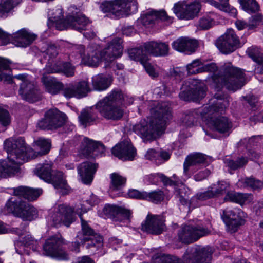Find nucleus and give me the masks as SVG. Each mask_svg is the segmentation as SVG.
Returning a JSON list of instances; mask_svg holds the SVG:
<instances>
[{
    "instance_id": "nucleus-10",
    "label": "nucleus",
    "mask_w": 263,
    "mask_h": 263,
    "mask_svg": "<svg viewBox=\"0 0 263 263\" xmlns=\"http://www.w3.org/2000/svg\"><path fill=\"white\" fill-rule=\"evenodd\" d=\"M5 209L24 220L32 221L38 216V212L33 206L16 197H12L7 201Z\"/></svg>"
},
{
    "instance_id": "nucleus-26",
    "label": "nucleus",
    "mask_w": 263,
    "mask_h": 263,
    "mask_svg": "<svg viewBox=\"0 0 263 263\" xmlns=\"http://www.w3.org/2000/svg\"><path fill=\"white\" fill-rule=\"evenodd\" d=\"M37 37L36 34L22 29L14 33L12 36V39L13 43L16 46L26 47L31 45Z\"/></svg>"
},
{
    "instance_id": "nucleus-16",
    "label": "nucleus",
    "mask_w": 263,
    "mask_h": 263,
    "mask_svg": "<svg viewBox=\"0 0 263 263\" xmlns=\"http://www.w3.org/2000/svg\"><path fill=\"white\" fill-rule=\"evenodd\" d=\"M64 240L61 237H51L43 245V254L61 260L68 259V255L63 248Z\"/></svg>"
},
{
    "instance_id": "nucleus-47",
    "label": "nucleus",
    "mask_w": 263,
    "mask_h": 263,
    "mask_svg": "<svg viewBox=\"0 0 263 263\" xmlns=\"http://www.w3.org/2000/svg\"><path fill=\"white\" fill-rule=\"evenodd\" d=\"M59 53L58 47L54 44L50 43L48 44L47 49L44 52V57L47 61L57 58Z\"/></svg>"
},
{
    "instance_id": "nucleus-18",
    "label": "nucleus",
    "mask_w": 263,
    "mask_h": 263,
    "mask_svg": "<svg viewBox=\"0 0 263 263\" xmlns=\"http://www.w3.org/2000/svg\"><path fill=\"white\" fill-rule=\"evenodd\" d=\"M200 5L198 2L187 4L185 2H179L173 7V11L180 19L193 18L199 12Z\"/></svg>"
},
{
    "instance_id": "nucleus-11",
    "label": "nucleus",
    "mask_w": 263,
    "mask_h": 263,
    "mask_svg": "<svg viewBox=\"0 0 263 263\" xmlns=\"http://www.w3.org/2000/svg\"><path fill=\"white\" fill-rule=\"evenodd\" d=\"M81 221L82 232L77 236L76 241L72 243V250L79 251L80 244L86 243V247L90 249L92 247H100L102 246V237L89 226L87 222L83 219L82 214L79 215Z\"/></svg>"
},
{
    "instance_id": "nucleus-24",
    "label": "nucleus",
    "mask_w": 263,
    "mask_h": 263,
    "mask_svg": "<svg viewBox=\"0 0 263 263\" xmlns=\"http://www.w3.org/2000/svg\"><path fill=\"white\" fill-rule=\"evenodd\" d=\"M144 53L148 56L151 54L155 57H162L167 55L168 53L169 47L165 43L151 41L145 43L143 46Z\"/></svg>"
},
{
    "instance_id": "nucleus-25",
    "label": "nucleus",
    "mask_w": 263,
    "mask_h": 263,
    "mask_svg": "<svg viewBox=\"0 0 263 263\" xmlns=\"http://www.w3.org/2000/svg\"><path fill=\"white\" fill-rule=\"evenodd\" d=\"M98 167L97 163L89 161L82 163L78 166V172L82 181L85 184H90Z\"/></svg>"
},
{
    "instance_id": "nucleus-41",
    "label": "nucleus",
    "mask_w": 263,
    "mask_h": 263,
    "mask_svg": "<svg viewBox=\"0 0 263 263\" xmlns=\"http://www.w3.org/2000/svg\"><path fill=\"white\" fill-rule=\"evenodd\" d=\"M242 9L248 13H255L259 10L256 0H239Z\"/></svg>"
},
{
    "instance_id": "nucleus-34",
    "label": "nucleus",
    "mask_w": 263,
    "mask_h": 263,
    "mask_svg": "<svg viewBox=\"0 0 263 263\" xmlns=\"http://www.w3.org/2000/svg\"><path fill=\"white\" fill-rule=\"evenodd\" d=\"M110 80L102 74H98L92 78V85L94 89L104 90L110 85Z\"/></svg>"
},
{
    "instance_id": "nucleus-64",
    "label": "nucleus",
    "mask_w": 263,
    "mask_h": 263,
    "mask_svg": "<svg viewBox=\"0 0 263 263\" xmlns=\"http://www.w3.org/2000/svg\"><path fill=\"white\" fill-rule=\"evenodd\" d=\"M159 152H156L154 149H150L145 155V157L147 159L156 161L157 158L159 157Z\"/></svg>"
},
{
    "instance_id": "nucleus-46",
    "label": "nucleus",
    "mask_w": 263,
    "mask_h": 263,
    "mask_svg": "<svg viewBox=\"0 0 263 263\" xmlns=\"http://www.w3.org/2000/svg\"><path fill=\"white\" fill-rule=\"evenodd\" d=\"M79 120L82 124L86 127L87 123H89L95 121L96 116L93 114L91 110H83L80 114Z\"/></svg>"
},
{
    "instance_id": "nucleus-48",
    "label": "nucleus",
    "mask_w": 263,
    "mask_h": 263,
    "mask_svg": "<svg viewBox=\"0 0 263 263\" xmlns=\"http://www.w3.org/2000/svg\"><path fill=\"white\" fill-rule=\"evenodd\" d=\"M215 22L211 16L205 15L200 18L198 27L200 30H208L215 25Z\"/></svg>"
},
{
    "instance_id": "nucleus-17",
    "label": "nucleus",
    "mask_w": 263,
    "mask_h": 263,
    "mask_svg": "<svg viewBox=\"0 0 263 263\" xmlns=\"http://www.w3.org/2000/svg\"><path fill=\"white\" fill-rule=\"evenodd\" d=\"M216 45L221 52L229 54L240 46V41L234 30L228 29L216 42Z\"/></svg>"
},
{
    "instance_id": "nucleus-8",
    "label": "nucleus",
    "mask_w": 263,
    "mask_h": 263,
    "mask_svg": "<svg viewBox=\"0 0 263 263\" xmlns=\"http://www.w3.org/2000/svg\"><path fill=\"white\" fill-rule=\"evenodd\" d=\"M100 7L104 13H110L120 18L135 13L138 5L137 0H113L104 1Z\"/></svg>"
},
{
    "instance_id": "nucleus-36",
    "label": "nucleus",
    "mask_w": 263,
    "mask_h": 263,
    "mask_svg": "<svg viewBox=\"0 0 263 263\" xmlns=\"http://www.w3.org/2000/svg\"><path fill=\"white\" fill-rule=\"evenodd\" d=\"M250 197L251 195L249 194L229 192L226 195L224 200L226 201L229 200L242 205L249 200Z\"/></svg>"
},
{
    "instance_id": "nucleus-43",
    "label": "nucleus",
    "mask_w": 263,
    "mask_h": 263,
    "mask_svg": "<svg viewBox=\"0 0 263 263\" xmlns=\"http://www.w3.org/2000/svg\"><path fill=\"white\" fill-rule=\"evenodd\" d=\"M248 159L246 157H241L234 161L230 159H227L225 160L226 165L231 170H235L242 167L247 164Z\"/></svg>"
},
{
    "instance_id": "nucleus-33",
    "label": "nucleus",
    "mask_w": 263,
    "mask_h": 263,
    "mask_svg": "<svg viewBox=\"0 0 263 263\" xmlns=\"http://www.w3.org/2000/svg\"><path fill=\"white\" fill-rule=\"evenodd\" d=\"M211 124L213 127L220 133L229 132L232 127L231 122L225 117H220L213 120Z\"/></svg>"
},
{
    "instance_id": "nucleus-22",
    "label": "nucleus",
    "mask_w": 263,
    "mask_h": 263,
    "mask_svg": "<svg viewBox=\"0 0 263 263\" xmlns=\"http://www.w3.org/2000/svg\"><path fill=\"white\" fill-rule=\"evenodd\" d=\"M129 56L131 59L139 61L144 67L149 75L153 78L157 77L158 74L155 71L152 65L148 62V56L144 53L143 48H135L128 50Z\"/></svg>"
},
{
    "instance_id": "nucleus-28",
    "label": "nucleus",
    "mask_w": 263,
    "mask_h": 263,
    "mask_svg": "<svg viewBox=\"0 0 263 263\" xmlns=\"http://www.w3.org/2000/svg\"><path fill=\"white\" fill-rule=\"evenodd\" d=\"M230 97L222 93H216L214 98L210 100V105L204 111L206 114H212L214 112L222 111L228 107L229 105Z\"/></svg>"
},
{
    "instance_id": "nucleus-23",
    "label": "nucleus",
    "mask_w": 263,
    "mask_h": 263,
    "mask_svg": "<svg viewBox=\"0 0 263 263\" xmlns=\"http://www.w3.org/2000/svg\"><path fill=\"white\" fill-rule=\"evenodd\" d=\"M90 91L88 82L82 81L74 85L69 84L63 89V92L64 96L67 98H81L85 97Z\"/></svg>"
},
{
    "instance_id": "nucleus-52",
    "label": "nucleus",
    "mask_w": 263,
    "mask_h": 263,
    "mask_svg": "<svg viewBox=\"0 0 263 263\" xmlns=\"http://www.w3.org/2000/svg\"><path fill=\"white\" fill-rule=\"evenodd\" d=\"M11 118L9 111L0 106V124L7 126L10 124Z\"/></svg>"
},
{
    "instance_id": "nucleus-5",
    "label": "nucleus",
    "mask_w": 263,
    "mask_h": 263,
    "mask_svg": "<svg viewBox=\"0 0 263 263\" xmlns=\"http://www.w3.org/2000/svg\"><path fill=\"white\" fill-rule=\"evenodd\" d=\"M123 100L124 95L122 91L115 89L99 101L96 105V108L105 119L118 120L123 115V110L121 107Z\"/></svg>"
},
{
    "instance_id": "nucleus-29",
    "label": "nucleus",
    "mask_w": 263,
    "mask_h": 263,
    "mask_svg": "<svg viewBox=\"0 0 263 263\" xmlns=\"http://www.w3.org/2000/svg\"><path fill=\"white\" fill-rule=\"evenodd\" d=\"M172 46L174 49L178 51L193 53L198 47V42L196 40L182 37L174 41Z\"/></svg>"
},
{
    "instance_id": "nucleus-30",
    "label": "nucleus",
    "mask_w": 263,
    "mask_h": 263,
    "mask_svg": "<svg viewBox=\"0 0 263 263\" xmlns=\"http://www.w3.org/2000/svg\"><path fill=\"white\" fill-rule=\"evenodd\" d=\"M67 22L69 23L70 28L80 32L86 30L87 26L90 23L89 18L82 14L67 16Z\"/></svg>"
},
{
    "instance_id": "nucleus-59",
    "label": "nucleus",
    "mask_w": 263,
    "mask_h": 263,
    "mask_svg": "<svg viewBox=\"0 0 263 263\" xmlns=\"http://www.w3.org/2000/svg\"><path fill=\"white\" fill-rule=\"evenodd\" d=\"M158 177L160 181L163 182L164 185H177L178 181L176 180H173L170 178L165 176L162 174H157L155 175L151 176V177Z\"/></svg>"
},
{
    "instance_id": "nucleus-14",
    "label": "nucleus",
    "mask_w": 263,
    "mask_h": 263,
    "mask_svg": "<svg viewBox=\"0 0 263 263\" xmlns=\"http://www.w3.org/2000/svg\"><path fill=\"white\" fill-rule=\"evenodd\" d=\"M66 121V116L56 108L48 110L44 118L38 123L39 127L43 130H53L62 127Z\"/></svg>"
},
{
    "instance_id": "nucleus-21",
    "label": "nucleus",
    "mask_w": 263,
    "mask_h": 263,
    "mask_svg": "<svg viewBox=\"0 0 263 263\" xmlns=\"http://www.w3.org/2000/svg\"><path fill=\"white\" fill-rule=\"evenodd\" d=\"M83 147L81 148L80 155L85 158H94L99 154L104 153L105 146L101 142L85 138Z\"/></svg>"
},
{
    "instance_id": "nucleus-3",
    "label": "nucleus",
    "mask_w": 263,
    "mask_h": 263,
    "mask_svg": "<svg viewBox=\"0 0 263 263\" xmlns=\"http://www.w3.org/2000/svg\"><path fill=\"white\" fill-rule=\"evenodd\" d=\"M171 116L167 104L161 103L157 106L153 116L148 121L141 120L133 126V130L144 141L153 140L164 130L166 121Z\"/></svg>"
},
{
    "instance_id": "nucleus-57",
    "label": "nucleus",
    "mask_w": 263,
    "mask_h": 263,
    "mask_svg": "<svg viewBox=\"0 0 263 263\" xmlns=\"http://www.w3.org/2000/svg\"><path fill=\"white\" fill-rule=\"evenodd\" d=\"M226 222L227 223L229 229L232 232H235L237 230L239 227L242 224L243 219L240 217H239Z\"/></svg>"
},
{
    "instance_id": "nucleus-2",
    "label": "nucleus",
    "mask_w": 263,
    "mask_h": 263,
    "mask_svg": "<svg viewBox=\"0 0 263 263\" xmlns=\"http://www.w3.org/2000/svg\"><path fill=\"white\" fill-rule=\"evenodd\" d=\"M186 69L191 74L203 72L212 73V80L218 86H224L228 90L234 91L240 89L246 83L244 72L231 63H225L217 72V67L215 63L202 65L201 62L197 59L188 64Z\"/></svg>"
},
{
    "instance_id": "nucleus-20",
    "label": "nucleus",
    "mask_w": 263,
    "mask_h": 263,
    "mask_svg": "<svg viewBox=\"0 0 263 263\" xmlns=\"http://www.w3.org/2000/svg\"><path fill=\"white\" fill-rule=\"evenodd\" d=\"M112 154L123 160H133L136 155V150L128 140H124L112 149Z\"/></svg>"
},
{
    "instance_id": "nucleus-1",
    "label": "nucleus",
    "mask_w": 263,
    "mask_h": 263,
    "mask_svg": "<svg viewBox=\"0 0 263 263\" xmlns=\"http://www.w3.org/2000/svg\"><path fill=\"white\" fill-rule=\"evenodd\" d=\"M35 143L40 148L37 153L32 148L26 147L25 140L22 138L6 140L4 149L8 153V160H0V177L6 178L15 174L19 171L20 165L38 155L47 154L50 149L51 143L48 140L40 138Z\"/></svg>"
},
{
    "instance_id": "nucleus-7",
    "label": "nucleus",
    "mask_w": 263,
    "mask_h": 263,
    "mask_svg": "<svg viewBox=\"0 0 263 263\" xmlns=\"http://www.w3.org/2000/svg\"><path fill=\"white\" fill-rule=\"evenodd\" d=\"M123 42L122 38L115 37L108 42L103 50L96 48L95 51H93L91 54V59L89 58L86 60L84 59L83 60L91 66H97L102 60L108 63L111 62L122 54Z\"/></svg>"
},
{
    "instance_id": "nucleus-50",
    "label": "nucleus",
    "mask_w": 263,
    "mask_h": 263,
    "mask_svg": "<svg viewBox=\"0 0 263 263\" xmlns=\"http://www.w3.org/2000/svg\"><path fill=\"white\" fill-rule=\"evenodd\" d=\"M15 0H2L0 3V16H5L13 7Z\"/></svg>"
},
{
    "instance_id": "nucleus-49",
    "label": "nucleus",
    "mask_w": 263,
    "mask_h": 263,
    "mask_svg": "<svg viewBox=\"0 0 263 263\" xmlns=\"http://www.w3.org/2000/svg\"><path fill=\"white\" fill-rule=\"evenodd\" d=\"M141 23L146 27L153 24L156 20V15H155L154 11H150L143 14L141 16Z\"/></svg>"
},
{
    "instance_id": "nucleus-19",
    "label": "nucleus",
    "mask_w": 263,
    "mask_h": 263,
    "mask_svg": "<svg viewBox=\"0 0 263 263\" xmlns=\"http://www.w3.org/2000/svg\"><path fill=\"white\" fill-rule=\"evenodd\" d=\"M165 229L162 218L160 216L148 215L144 223L141 224V230L149 234L159 235Z\"/></svg>"
},
{
    "instance_id": "nucleus-40",
    "label": "nucleus",
    "mask_w": 263,
    "mask_h": 263,
    "mask_svg": "<svg viewBox=\"0 0 263 263\" xmlns=\"http://www.w3.org/2000/svg\"><path fill=\"white\" fill-rule=\"evenodd\" d=\"M73 50H74V52L76 53H79L78 55V59H81V63L87 65L88 66H91L90 65L86 63L85 62L84 60L83 59H85L86 60H88V59H91V53L93 52V51H95V49H93L92 47H89L88 48V53H87V55H85L84 54V51H85V48L84 46L79 45H74L73 47Z\"/></svg>"
},
{
    "instance_id": "nucleus-32",
    "label": "nucleus",
    "mask_w": 263,
    "mask_h": 263,
    "mask_svg": "<svg viewBox=\"0 0 263 263\" xmlns=\"http://www.w3.org/2000/svg\"><path fill=\"white\" fill-rule=\"evenodd\" d=\"M42 82L47 91L52 95L58 93L63 87V84L53 78L45 76L42 78Z\"/></svg>"
},
{
    "instance_id": "nucleus-61",
    "label": "nucleus",
    "mask_w": 263,
    "mask_h": 263,
    "mask_svg": "<svg viewBox=\"0 0 263 263\" xmlns=\"http://www.w3.org/2000/svg\"><path fill=\"white\" fill-rule=\"evenodd\" d=\"M171 79H175L176 82L180 81L183 77V73L179 68H173L170 71Z\"/></svg>"
},
{
    "instance_id": "nucleus-62",
    "label": "nucleus",
    "mask_w": 263,
    "mask_h": 263,
    "mask_svg": "<svg viewBox=\"0 0 263 263\" xmlns=\"http://www.w3.org/2000/svg\"><path fill=\"white\" fill-rule=\"evenodd\" d=\"M13 195L15 196L22 197L26 199V196L27 191L28 190V187L24 186H20L14 188L13 189Z\"/></svg>"
},
{
    "instance_id": "nucleus-39",
    "label": "nucleus",
    "mask_w": 263,
    "mask_h": 263,
    "mask_svg": "<svg viewBox=\"0 0 263 263\" xmlns=\"http://www.w3.org/2000/svg\"><path fill=\"white\" fill-rule=\"evenodd\" d=\"M199 118V115L195 110L187 111L182 118L183 124L187 127H191L195 125Z\"/></svg>"
},
{
    "instance_id": "nucleus-35",
    "label": "nucleus",
    "mask_w": 263,
    "mask_h": 263,
    "mask_svg": "<svg viewBox=\"0 0 263 263\" xmlns=\"http://www.w3.org/2000/svg\"><path fill=\"white\" fill-rule=\"evenodd\" d=\"M61 57L47 61L44 70L48 73H59L62 70L63 64L64 63Z\"/></svg>"
},
{
    "instance_id": "nucleus-6",
    "label": "nucleus",
    "mask_w": 263,
    "mask_h": 263,
    "mask_svg": "<svg viewBox=\"0 0 263 263\" xmlns=\"http://www.w3.org/2000/svg\"><path fill=\"white\" fill-rule=\"evenodd\" d=\"M213 251L209 246H195L188 248L182 257V260L176 256L162 255L157 263H210Z\"/></svg>"
},
{
    "instance_id": "nucleus-56",
    "label": "nucleus",
    "mask_w": 263,
    "mask_h": 263,
    "mask_svg": "<svg viewBox=\"0 0 263 263\" xmlns=\"http://www.w3.org/2000/svg\"><path fill=\"white\" fill-rule=\"evenodd\" d=\"M42 193L41 189H33L28 187L26 199L32 201L36 199Z\"/></svg>"
},
{
    "instance_id": "nucleus-12",
    "label": "nucleus",
    "mask_w": 263,
    "mask_h": 263,
    "mask_svg": "<svg viewBox=\"0 0 263 263\" xmlns=\"http://www.w3.org/2000/svg\"><path fill=\"white\" fill-rule=\"evenodd\" d=\"M211 233L210 230L201 225H185L178 231V237L179 240L182 243L189 244Z\"/></svg>"
},
{
    "instance_id": "nucleus-31",
    "label": "nucleus",
    "mask_w": 263,
    "mask_h": 263,
    "mask_svg": "<svg viewBox=\"0 0 263 263\" xmlns=\"http://www.w3.org/2000/svg\"><path fill=\"white\" fill-rule=\"evenodd\" d=\"M206 161L205 156L201 153H195L188 156L184 163V172L186 173L189 169V167L195 166H199L203 164Z\"/></svg>"
},
{
    "instance_id": "nucleus-58",
    "label": "nucleus",
    "mask_w": 263,
    "mask_h": 263,
    "mask_svg": "<svg viewBox=\"0 0 263 263\" xmlns=\"http://www.w3.org/2000/svg\"><path fill=\"white\" fill-rule=\"evenodd\" d=\"M239 217L240 216L234 211L229 208L224 210L221 215V217L225 222Z\"/></svg>"
},
{
    "instance_id": "nucleus-42",
    "label": "nucleus",
    "mask_w": 263,
    "mask_h": 263,
    "mask_svg": "<svg viewBox=\"0 0 263 263\" xmlns=\"http://www.w3.org/2000/svg\"><path fill=\"white\" fill-rule=\"evenodd\" d=\"M144 199L155 203L161 202L164 199V194L161 190L154 191L151 192H145Z\"/></svg>"
},
{
    "instance_id": "nucleus-54",
    "label": "nucleus",
    "mask_w": 263,
    "mask_h": 263,
    "mask_svg": "<svg viewBox=\"0 0 263 263\" xmlns=\"http://www.w3.org/2000/svg\"><path fill=\"white\" fill-rule=\"evenodd\" d=\"M76 67L70 62H65L63 64L62 73L67 77L74 76L75 73Z\"/></svg>"
},
{
    "instance_id": "nucleus-13",
    "label": "nucleus",
    "mask_w": 263,
    "mask_h": 263,
    "mask_svg": "<svg viewBox=\"0 0 263 263\" xmlns=\"http://www.w3.org/2000/svg\"><path fill=\"white\" fill-rule=\"evenodd\" d=\"M179 93L181 99L185 101H197L206 96V87L203 84H198L195 80L185 81Z\"/></svg>"
},
{
    "instance_id": "nucleus-44",
    "label": "nucleus",
    "mask_w": 263,
    "mask_h": 263,
    "mask_svg": "<svg viewBox=\"0 0 263 263\" xmlns=\"http://www.w3.org/2000/svg\"><path fill=\"white\" fill-rule=\"evenodd\" d=\"M247 54L254 62L262 64H263V53L256 47H251L248 48L246 51Z\"/></svg>"
},
{
    "instance_id": "nucleus-27",
    "label": "nucleus",
    "mask_w": 263,
    "mask_h": 263,
    "mask_svg": "<svg viewBox=\"0 0 263 263\" xmlns=\"http://www.w3.org/2000/svg\"><path fill=\"white\" fill-rule=\"evenodd\" d=\"M104 214L115 221L129 220L131 212L129 210L115 205H107L104 208Z\"/></svg>"
},
{
    "instance_id": "nucleus-51",
    "label": "nucleus",
    "mask_w": 263,
    "mask_h": 263,
    "mask_svg": "<svg viewBox=\"0 0 263 263\" xmlns=\"http://www.w3.org/2000/svg\"><path fill=\"white\" fill-rule=\"evenodd\" d=\"M261 24H263V15L261 14L258 13L252 16L249 18L248 28L251 30L254 29Z\"/></svg>"
},
{
    "instance_id": "nucleus-55",
    "label": "nucleus",
    "mask_w": 263,
    "mask_h": 263,
    "mask_svg": "<svg viewBox=\"0 0 263 263\" xmlns=\"http://www.w3.org/2000/svg\"><path fill=\"white\" fill-rule=\"evenodd\" d=\"M211 186L216 197L223 194L229 187V184L224 182H218L217 184H213Z\"/></svg>"
},
{
    "instance_id": "nucleus-45",
    "label": "nucleus",
    "mask_w": 263,
    "mask_h": 263,
    "mask_svg": "<svg viewBox=\"0 0 263 263\" xmlns=\"http://www.w3.org/2000/svg\"><path fill=\"white\" fill-rule=\"evenodd\" d=\"M205 3H207L219 9L220 10H222L226 12H231L233 14H235L236 10L234 8L230 9V6L228 3L222 2L221 3H218L215 0H204Z\"/></svg>"
},
{
    "instance_id": "nucleus-37",
    "label": "nucleus",
    "mask_w": 263,
    "mask_h": 263,
    "mask_svg": "<svg viewBox=\"0 0 263 263\" xmlns=\"http://www.w3.org/2000/svg\"><path fill=\"white\" fill-rule=\"evenodd\" d=\"M37 241L35 240L32 237L28 234L25 236L22 240L16 241L15 243V250L17 253L22 254L23 252L22 250H19V248L21 246H24L26 247H30L33 249L34 247L36 245Z\"/></svg>"
},
{
    "instance_id": "nucleus-9",
    "label": "nucleus",
    "mask_w": 263,
    "mask_h": 263,
    "mask_svg": "<svg viewBox=\"0 0 263 263\" xmlns=\"http://www.w3.org/2000/svg\"><path fill=\"white\" fill-rule=\"evenodd\" d=\"M34 173L41 179L52 183L54 188L59 190L62 195L68 193L69 186L63 178L62 173L59 172L53 173L52 164H39L34 170Z\"/></svg>"
},
{
    "instance_id": "nucleus-63",
    "label": "nucleus",
    "mask_w": 263,
    "mask_h": 263,
    "mask_svg": "<svg viewBox=\"0 0 263 263\" xmlns=\"http://www.w3.org/2000/svg\"><path fill=\"white\" fill-rule=\"evenodd\" d=\"M145 192H140L136 190H131L128 192V196L130 198H136L138 199H144V194Z\"/></svg>"
},
{
    "instance_id": "nucleus-53",
    "label": "nucleus",
    "mask_w": 263,
    "mask_h": 263,
    "mask_svg": "<svg viewBox=\"0 0 263 263\" xmlns=\"http://www.w3.org/2000/svg\"><path fill=\"white\" fill-rule=\"evenodd\" d=\"M244 187H250L253 190H256L262 186V183L253 177L246 178L243 181Z\"/></svg>"
},
{
    "instance_id": "nucleus-4",
    "label": "nucleus",
    "mask_w": 263,
    "mask_h": 263,
    "mask_svg": "<svg viewBox=\"0 0 263 263\" xmlns=\"http://www.w3.org/2000/svg\"><path fill=\"white\" fill-rule=\"evenodd\" d=\"M10 64L8 60L0 57V81L11 84L13 83V78H15L21 81L18 94L23 100L29 102L40 100L41 93L35 84L29 79L28 74H20L12 77L4 72L9 68Z\"/></svg>"
},
{
    "instance_id": "nucleus-60",
    "label": "nucleus",
    "mask_w": 263,
    "mask_h": 263,
    "mask_svg": "<svg viewBox=\"0 0 263 263\" xmlns=\"http://www.w3.org/2000/svg\"><path fill=\"white\" fill-rule=\"evenodd\" d=\"M197 196L198 199L202 200H205L216 197L213 190L212 189V186H209L206 191L198 194Z\"/></svg>"
},
{
    "instance_id": "nucleus-15",
    "label": "nucleus",
    "mask_w": 263,
    "mask_h": 263,
    "mask_svg": "<svg viewBox=\"0 0 263 263\" xmlns=\"http://www.w3.org/2000/svg\"><path fill=\"white\" fill-rule=\"evenodd\" d=\"M48 220L54 227L62 223L69 227L74 221V208L66 204H59L56 212L49 215Z\"/></svg>"
},
{
    "instance_id": "nucleus-38",
    "label": "nucleus",
    "mask_w": 263,
    "mask_h": 263,
    "mask_svg": "<svg viewBox=\"0 0 263 263\" xmlns=\"http://www.w3.org/2000/svg\"><path fill=\"white\" fill-rule=\"evenodd\" d=\"M110 189L113 191L120 189L125 184L126 179L119 174L114 173L110 175Z\"/></svg>"
}]
</instances>
